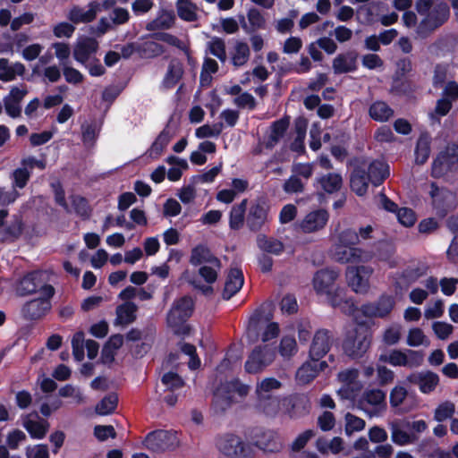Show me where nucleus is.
<instances>
[{"label": "nucleus", "instance_id": "473e14b6", "mask_svg": "<svg viewBox=\"0 0 458 458\" xmlns=\"http://www.w3.org/2000/svg\"><path fill=\"white\" fill-rule=\"evenodd\" d=\"M138 307L131 301H126L116 308L115 325L127 326L136 319Z\"/></svg>", "mask_w": 458, "mask_h": 458}, {"label": "nucleus", "instance_id": "7ed1b4c3", "mask_svg": "<svg viewBox=\"0 0 458 458\" xmlns=\"http://www.w3.org/2000/svg\"><path fill=\"white\" fill-rule=\"evenodd\" d=\"M216 447L225 458H252L255 454L254 445L244 442L233 434L220 436L216 440Z\"/></svg>", "mask_w": 458, "mask_h": 458}, {"label": "nucleus", "instance_id": "39448f33", "mask_svg": "<svg viewBox=\"0 0 458 458\" xmlns=\"http://www.w3.org/2000/svg\"><path fill=\"white\" fill-rule=\"evenodd\" d=\"M371 344V334L364 327H358L349 332L344 344V353L352 358H360L369 350Z\"/></svg>", "mask_w": 458, "mask_h": 458}, {"label": "nucleus", "instance_id": "864d4df0", "mask_svg": "<svg viewBox=\"0 0 458 458\" xmlns=\"http://www.w3.org/2000/svg\"><path fill=\"white\" fill-rule=\"evenodd\" d=\"M223 131V123H218L212 125L204 124L195 131L198 139L217 138Z\"/></svg>", "mask_w": 458, "mask_h": 458}, {"label": "nucleus", "instance_id": "774afa93", "mask_svg": "<svg viewBox=\"0 0 458 458\" xmlns=\"http://www.w3.org/2000/svg\"><path fill=\"white\" fill-rule=\"evenodd\" d=\"M432 329L439 339L445 340L452 334L454 327L446 322L437 321L433 323Z\"/></svg>", "mask_w": 458, "mask_h": 458}, {"label": "nucleus", "instance_id": "6e6d98bb", "mask_svg": "<svg viewBox=\"0 0 458 458\" xmlns=\"http://www.w3.org/2000/svg\"><path fill=\"white\" fill-rule=\"evenodd\" d=\"M298 351L297 343L293 336H284L279 344V353L284 358L293 356Z\"/></svg>", "mask_w": 458, "mask_h": 458}, {"label": "nucleus", "instance_id": "e2e57ef3", "mask_svg": "<svg viewBox=\"0 0 458 458\" xmlns=\"http://www.w3.org/2000/svg\"><path fill=\"white\" fill-rule=\"evenodd\" d=\"M161 382L169 391L176 390L183 386L182 379L174 372L165 373L162 377Z\"/></svg>", "mask_w": 458, "mask_h": 458}, {"label": "nucleus", "instance_id": "7c9ffc66", "mask_svg": "<svg viewBox=\"0 0 458 458\" xmlns=\"http://www.w3.org/2000/svg\"><path fill=\"white\" fill-rule=\"evenodd\" d=\"M406 422H393L390 425L392 441L398 445H406L416 441L417 437L413 433L405 430Z\"/></svg>", "mask_w": 458, "mask_h": 458}, {"label": "nucleus", "instance_id": "13d9d810", "mask_svg": "<svg viewBox=\"0 0 458 458\" xmlns=\"http://www.w3.org/2000/svg\"><path fill=\"white\" fill-rule=\"evenodd\" d=\"M402 337V327L393 324L386 328L383 334V341L387 345H394L399 343Z\"/></svg>", "mask_w": 458, "mask_h": 458}, {"label": "nucleus", "instance_id": "f257e3e1", "mask_svg": "<svg viewBox=\"0 0 458 458\" xmlns=\"http://www.w3.org/2000/svg\"><path fill=\"white\" fill-rule=\"evenodd\" d=\"M338 276L337 270L321 269L313 276V289L318 295L325 296L333 307H337L344 313L352 315L355 310L354 303L352 300L342 299L344 291L335 286Z\"/></svg>", "mask_w": 458, "mask_h": 458}, {"label": "nucleus", "instance_id": "412c9836", "mask_svg": "<svg viewBox=\"0 0 458 458\" xmlns=\"http://www.w3.org/2000/svg\"><path fill=\"white\" fill-rule=\"evenodd\" d=\"M394 306V299L392 296L384 295L376 302L363 305L361 311L367 317L384 318L392 311Z\"/></svg>", "mask_w": 458, "mask_h": 458}, {"label": "nucleus", "instance_id": "69168bd1", "mask_svg": "<svg viewBox=\"0 0 458 458\" xmlns=\"http://www.w3.org/2000/svg\"><path fill=\"white\" fill-rule=\"evenodd\" d=\"M444 313V303L441 300H437L427 305L424 316L428 319L440 318Z\"/></svg>", "mask_w": 458, "mask_h": 458}, {"label": "nucleus", "instance_id": "c85d7f7f", "mask_svg": "<svg viewBox=\"0 0 458 458\" xmlns=\"http://www.w3.org/2000/svg\"><path fill=\"white\" fill-rule=\"evenodd\" d=\"M326 366L325 361L311 360L304 363L297 371L296 377L301 384L310 382Z\"/></svg>", "mask_w": 458, "mask_h": 458}, {"label": "nucleus", "instance_id": "cd10ccee", "mask_svg": "<svg viewBox=\"0 0 458 458\" xmlns=\"http://www.w3.org/2000/svg\"><path fill=\"white\" fill-rule=\"evenodd\" d=\"M49 297L45 296L27 302L22 308V314L30 319H38L50 310Z\"/></svg>", "mask_w": 458, "mask_h": 458}, {"label": "nucleus", "instance_id": "f3484780", "mask_svg": "<svg viewBox=\"0 0 458 458\" xmlns=\"http://www.w3.org/2000/svg\"><path fill=\"white\" fill-rule=\"evenodd\" d=\"M334 343L333 334L327 329L318 330L312 339L310 348V357L311 360H319L331 349Z\"/></svg>", "mask_w": 458, "mask_h": 458}, {"label": "nucleus", "instance_id": "20e7f679", "mask_svg": "<svg viewBox=\"0 0 458 458\" xmlns=\"http://www.w3.org/2000/svg\"><path fill=\"white\" fill-rule=\"evenodd\" d=\"M193 301L190 297H182L174 302L168 315L167 325L176 335H187L190 327L186 320L191 316Z\"/></svg>", "mask_w": 458, "mask_h": 458}, {"label": "nucleus", "instance_id": "5701e85b", "mask_svg": "<svg viewBox=\"0 0 458 458\" xmlns=\"http://www.w3.org/2000/svg\"><path fill=\"white\" fill-rule=\"evenodd\" d=\"M244 277L242 269L238 267L230 268L225 276V286L222 293L223 298L226 300L232 298L242 289Z\"/></svg>", "mask_w": 458, "mask_h": 458}, {"label": "nucleus", "instance_id": "5fc2aeb1", "mask_svg": "<svg viewBox=\"0 0 458 458\" xmlns=\"http://www.w3.org/2000/svg\"><path fill=\"white\" fill-rule=\"evenodd\" d=\"M218 64L216 61L211 58H206L202 66L200 74V83L203 86L209 85L211 82V74L216 72Z\"/></svg>", "mask_w": 458, "mask_h": 458}, {"label": "nucleus", "instance_id": "c9c22d12", "mask_svg": "<svg viewBox=\"0 0 458 458\" xmlns=\"http://www.w3.org/2000/svg\"><path fill=\"white\" fill-rule=\"evenodd\" d=\"M282 384L275 377H266L256 386L257 397H276L275 392L279 390Z\"/></svg>", "mask_w": 458, "mask_h": 458}, {"label": "nucleus", "instance_id": "58836bf2", "mask_svg": "<svg viewBox=\"0 0 458 458\" xmlns=\"http://www.w3.org/2000/svg\"><path fill=\"white\" fill-rule=\"evenodd\" d=\"M172 137V133L167 129L163 130L147 151V155L153 159L160 157Z\"/></svg>", "mask_w": 458, "mask_h": 458}, {"label": "nucleus", "instance_id": "09e8293b", "mask_svg": "<svg viewBox=\"0 0 458 458\" xmlns=\"http://www.w3.org/2000/svg\"><path fill=\"white\" fill-rule=\"evenodd\" d=\"M406 344L411 347L428 346L429 340L420 328L413 327L408 331Z\"/></svg>", "mask_w": 458, "mask_h": 458}, {"label": "nucleus", "instance_id": "dca6fc26", "mask_svg": "<svg viewBox=\"0 0 458 458\" xmlns=\"http://www.w3.org/2000/svg\"><path fill=\"white\" fill-rule=\"evenodd\" d=\"M361 410L370 417L378 416L386 409V394L381 390H370L364 393L359 402Z\"/></svg>", "mask_w": 458, "mask_h": 458}, {"label": "nucleus", "instance_id": "e433bc0d", "mask_svg": "<svg viewBox=\"0 0 458 458\" xmlns=\"http://www.w3.org/2000/svg\"><path fill=\"white\" fill-rule=\"evenodd\" d=\"M216 259L207 246L199 244L191 250L190 263L193 266H202Z\"/></svg>", "mask_w": 458, "mask_h": 458}, {"label": "nucleus", "instance_id": "4be33fe9", "mask_svg": "<svg viewBox=\"0 0 458 458\" xmlns=\"http://www.w3.org/2000/svg\"><path fill=\"white\" fill-rule=\"evenodd\" d=\"M98 47V44L94 38L88 37L80 38L73 47V57L77 62L84 64L96 53Z\"/></svg>", "mask_w": 458, "mask_h": 458}, {"label": "nucleus", "instance_id": "8fccbe9b", "mask_svg": "<svg viewBox=\"0 0 458 458\" xmlns=\"http://www.w3.org/2000/svg\"><path fill=\"white\" fill-rule=\"evenodd\" d=\"M58 394L61 397L71 398L73 403L81 404L85 403V396L78 386L70 384L65 385L59 389Z\"/></svg>", "mask_w": 458, "mask_h": 458}, {"label": "nucleus", "instance_id": "4468645a", "mask_svg": "<svg viewBox=\"0 0 458 458\" xmlns=\"http://www.w3.org/2000/svg\"><path fill=\"white\" fill-rule=\"evenodd\" d=\"M338 379L342 386L337 394L342 399L354 400L362 388V384L358 380L357 369H346L338 374Z\"/></svg>", "mask_w": 458, "mask_h": 458}, {"label": "nucleus", "instance_id": "de8ad7c7", "mask_svg": "<svg viewBox=\"0 0 458 458\" xmlns=\"http://www.w3.org/2000/svg\"><path fill=\"white\" fill-rule=\"evenodd\" d=\"M430 154V140L427 135H421L417 142L415 149V161L417 164H424Z\"/></svg>", "mask_w": 458, "mask_h": 458}, {"label": "nucleus", "instance_id": "6ab92c4d", "mask_svg": "<svg viewBox=\"0 0 458 458\" xmlns=\"http://www.w3.org/2000/svg\"><path fill=\"white\" fill-rule=\"evenodd\" d=\"M27 94L28 89L26 86L12 87L9 94L4 98V109L9 116L16 118L21 115V103Z\"/></svg>", "mask_w": 458, "mask_h": 458}, {"label": "nucleus", "instance_id": "37998d69", "mask_svg": "<svg viewBox=\"0 0 458 458\" xmlns=\"http://www.w3.org/2000/svg\"><path fill=\"white\" fill-rule=\"evenodd\" d=\"M393 114L392 108L383 101H376L369 107V115L375 121H387Z\"/></svg>", "mask_w": 458, "mask_h": 458}, {"label": "nucleus", "instance_id": "79ce46f5", "mask_svg": "<svg viewBox=\"0 0 458 458\" xmlns=\"http://www.w3.org/2000/svg\"><path fill=\"white\" fill-rule=\"evenodd\" d=\"M250 58L249 46L244 42H236L231 52V60L235 67L244 65Z\"/></svg>", "mask_w": 458, "mask_h": 458}, {"label": "nucleus", "instance_id": "49530a36", "mask_svg": "<svg viewBox=\"0 0 458 458\" xmlns=\"http://www.w3.org/2000/svg\"><path fill=\"white\" fill-rule=\"evenodd\" d=\"M247 200L233 207L230 212L229 225L232 229H239L242 226L246 211Z\"/></svg>", "mask_w": 458, "mask_h": 458}, {"label": "nucleus", "instance_id": "680f3d73", "mask_svg": "<svg viewBox=\"0 0 458 458\" xmlns=\"http://www.w3.org/2000/svg\"><path fill=\"white\" fill-rule=\"evenodd\" d=\"M396 216L399 223L406 227L412 226L417 220L414 211L408 208H399L396 212Z\"/></svg>", "mask_w": 458, "mask_h": 458}, {"label": "nucleus", "instance_id": "2eb2a0df", "mask_svg": "<svg viewBox=\"0 0 458 458\" xmlns=\"http://www.w3.org/2000/svg\"><path fill=\"white\" fill-rule=\"evenodd\" d=\"M429 194L432 205L439 216H445L449 210L455 208V196L452 191L438 188L433 183Z\"/></svg>", "mask_w": 458, "mask_h": 458}, {"label": "nucleus", "instance_id": "a19ab883", "mask_svg": "<svg viewBox=\"0 0 458 458\" xmlns=\"http://www.w3.org/2000/svg\"><path fill=\"white\" fill-rule=\"evenodd\" d=\"M221 267V261L216 259L208 264L200 266L199 275L207 284H212L217 280Z\"/></svg>", "mask_w": 458, "mask_h": 458}, {"label": "nucleus", "instance_id": "b1692460", "mask_svg": "<svg viewBox=\"0 0 458 458\" xmlns=\"http://www.w3.org/2000/svg\"><path fill=\"white\" fill-rule=\"evenodd\" d=\"M100 6L101 4L97 2H91L85 7L74 6L70 10L68 19L74 23L89 22L96 18Z\"/></svg>", "mask_w": 458, "mask_h": 458}, {"label": "nucleus", "instance_id": "bf43d9fd", "mask_svg": "<svg viewBox=\"0 0 458 458\" xmlns=\"http://www.w3.org/2000/svg\"><path fill=\"white\" fill-rule=\"evenodd\" d=\"M208 49L211 55L217 57L222 63L226 61L225 45L224 40L214 38L208 42Z\"/></svg>", "mask_w": 458, "mask_h": 458}, {"label": "nucleus", "instance_id": "c03bdc74", "mask_svg": "<svg viewBox=\"0 0 458 458\" xmlns=\"http://www.w3.org/2000/svg\"><path fill=\"white\" fill-rule=\"evenodd\" d=\"M258 246L261 250L274 255H280L284 251V245L280 241L264 235L259 236Z\"/></svg>", "mask_w": 458, "mask_h": 458}, {"label": "nucleus", "instance_id": "f8f14e48", "mask_svg": "<svg viewBox=\"0 0 458 458\" xmlns=\"http://www.w3.org/2000/svg\"><path fill=\"white\" fill-rule=\"evenodd\" d=\"M458 167V145L455 143L448 144L434 160L432 165V174L435 177H440L447 172Z\"/></svg>", "mask_w": 458, "mask_h": 458}, {"label": "nucleus", "instance_id": "a211bd4d", "mask_svg": "<svg viewBox=\"0 0 458 458\" xmlns=\"http://www.w3.org/2000/svg\"><path fill=\"white\" fill-rule=\"evenodd\" d=\"M329 219L325 209H316L308 213L298 224L297 227L304 233H316L323 229Z\"/></svg>", "mask_w": 458, "mask_h": 458}, {"label": "nucleus", "instance_id": "ea45409f", "mask_svg": "<svg viewBox=\"0 0 458 458\" xmlns=\"http://www.w3.org/2000/svg\"><path fill=\"white\" fill-rule=\"evenodd\" d=\"M176 11L178 16L186 21H194L198 18V7L191 0H177Z\"/></svg>", "mask_w": 458, "mask_h": 458}, {"label": "nucleus", "instance_id": "052dcab7", "mask_svg": "<svg viewBox=\"0 0 458 458\" xmlns=\"http://www.w3.org/2000/svg\"><path fill=\"white\" fill-rule=\"evenodd\" d=\"M351 248L352 246L336 244L332 250V255L337 262L345 264L351 263Z\"/></svg>", "mask_w": 458, "mask_h": 458}, {"label": "nucleus", "instance_id": "a18cd8bd", "mask_svg": "<svg viewBox=\"0 0 458 458\" xmlns=\"http://www.w3.org/2000/svg\"><path fill=\"white\" fill-rule=\"evenodd\" d=\"M174 21V16L170 12L162 11L158 16L147 24L148 30H156L170 28Z\"/></svg>", "mask_w": 458, "mask_h": 458}, {"label": "nucleus", "instance_id": "aec40b11", "mask_svg": "<svg viewBox=\"0 0 458 458\" xmlns=\"http://www.w3.org/2000/svg\"><path fill=\"white\" fill-rule=\"evenodd\" d=\"M439 376L432 371H420L411 374L407 381L418 386L420 391L423 394L434 392L439 385Z\"/></svg>", "mask_w": 458, "mask_h": 458}, {"label": "nucleus", "instance_id": "ddd939ff", "mask_svg": "<svg viewBox=\"0 0 458 458\" xmlns=\"http://www.w3.org/2000/svg\"><path fill=\"white\" fill-rule=\"evenodd\" d=\"M145 446L154 452H162L174 449L179 445V438L176 432L157 430L149 433L144 441Z\"/></svg>", "mask_w": 458, "mask_h": 458}, {"label": "nucleus", "instance_id": "0eeeda50", "mask_svg": "<svg viewBox=\"0 0 458 458\" xmlns=\"http://www.w3.org/2000/svg\"><path fill=\"white\" fill-rule=\"evenodd\" d=\"M34 168L44 170L46 168L45 159H37L34 157H26L21 160V166L14 169L11 174L12 189L16 191L23 189L30 181L31 172Z\"/></svg>", "mask_w": 458, "mask_h": 458}, {"label": "nucleus", "instance_id": "a878e982", "mask_svg": "<svg viewBox=\"0 0 458 458\" xmlns=\"http://www.w3.org/2000/svg\"><path fill=\"white\" fill-rule=\"evenodd\" d=\"M343 185V177L338 173H328L318 176L314 182V187L328 194L338 191Z\"/></svg>", "mask_w": 458, "mask_h": 458}, {"label": "nucleus", "instance_id": "9d476101", "mask_svg": "<svg viewBox=\"0 0 458 458\" xmlns=\"http://www.w3.org/2000/svg\"><path fill=\"white\" fill-rule=\"evenodd\" d=\"M276 358L275 348L269 344L256 347L245 362V369L248 373L257 374L269 366Z\"/></svg>", "mask_w": 458, "mask_h": 458}, {"label": "nucleus", "instance_id": "423d86ee", "mask_svg": "<svg viewBox=\"0 0 458 458\" xmlns=\"http://www.w3.org/2000/svg\"><path fill=\"white\" fill-rule=\"evenodd\" d=\"M249 386L239 381H232L222 385L214 394V403L221 410L227 408L232 403L238 402L249 393Z\"/></svg>", "mask_w": 458, "mask_h": 458}, {"label": "nucleus", "instance_id": "c756f323", "mask_svg": "<svg viewBox=\"0 0 458 458\" xmlns=\"http://www.w3.org/2000/svg\"><path fill=\"white\" fill-rule=\"evenodd\" d=\"M25 72V66L20 62L10 64L8 59L0 58V81H12L17 76H22Z\"/></svg>", "mask_w": 458, "mask_h": 458}, {"label": "nucleus", "instance_id": "bb28decb", "mask_svg": "<svg viewBox=\"0 0 458 458\" xmlns=\"http://www.w3.org/2000/svg\"><path fill=\"white\" fill-rule=\"evenodd\" d=\"M23 427L29 432L31 437L43 438L49 428L46 420L41 419L38 414L28 415L23 420Z\"/></svg>", "mask_w": 458, "mask_h": 458}, {"label": "nucleus", "instance_id": "f03ea898", "mask_svg": "<svg viewBox=\"0 0 458 458\" xmlns=\"http://www.w3.org/2000/svg\"><path fill=\"white\" fill-rule=\"evenodd\" d=\"M416 8L419 13L427 14L416 30L420 38H425L428 33L441 26L449 16L448 5L444 3L433 6L432 0H419Z\"/></svg>", "mask_w": 458, "mask_h": 458}, {"label": "nucleus", "instance_id": "2f4dec72", "mask_svg": "<svg viewBox=\"0 0 458 458\" xmlns=\"http://www.w3.org/2000/svg\"><path fill=\"white\" fill-rule=\"evenodd\" d=\"M182 64L177 59L171 60L166 73L163 79L162 86L165 89L174 88L180 81V80L182 77Z\"/></svg>", "mask_w": 458, "mask_h": 458}, {"label": "nucleus", "instance_id": "0e129e2a", "mask_svg": "<svg viewBox=\"0 0 458 458\" xmlns=\"http://www.w3.org/2000/svg\"><path fill=\"white\" fill-rule=\"evenodd\" d=\"M314 168L311 163H296L292 166V173L295 176H301L307 180L312 176Z\"/></svg>", "mask_w": 458, "mask_h": 458}, {"label": "nucleus", "instance_id": "4c0bfd02", "mask_svg": "<svg viewBox=\"0 0 458 458\" xmlns=\"http://www.w3.org/2000/svg\"><path fill=\"white\" fill-rule=\"evenodd\" d=\"M351 188L359 196H363L368 190L369 178L364 169L356 167L351 174Z\"/></svg>", "mask_w": 458, "mask_h": 458}, {"label": "nucleus", "instance_id": "f704fd0d", "mask_svg": "<svg viewBox=\"0 0 458 458\" xmlns=\"http://www.w3.org/2000/svg\"><path fill=\"white\" fill-rule=\"evenodd\" d=\"M356 55L347 52L338 55L333 61V69L335 73L350 72L356 68Z\"/></svg>", "mask_w": 458, "mask_h": 458}, {"label": "nucleus", "instance_id": "72a5a7b5", "mask_svg": "<svg viewBox=\"0 0 458 458\" xmlns=\"http://www.w3.org/2000/svg\"><path fill=\"white\" fill-rule=\"evenodd\" d=\"M390 174L388 164L382 160H375L369 166V178L371 182L377 186L383 182Z\"/></svg>", "mask_w": 458, "mask_h": 458}, {"label": "nucleus", "instance_id": "9b49d317", "mask_svg": "<svg viewBox=\"0 0 458 458\" xmlns=\"http://www.w3.org/2000/svg\"><path fill=\"white\" fill-rule=\"evenodd\" d=\"M47 277V271L32 272L21 280L18 290L21 294H30L39 291L45 296L51 297L55 291L53 286L45 283Z\"/></svg>", "mask_w": 458, "mask_h": 458}, {"label": "nucleus", "instance_id": "393cba45", "mask_svg": "<svg viewBox=\"0 0 458 458\" xmlns=\"http://www.w3.org/2000/svg\"><path fill=\"white\" fill-rule=\"evenodd\" d=\"M286 398L276 397H257L256 409L268 417L276 416L286 403Z\"/></svg>", "mask_w": 458, "mask_h": 458}, {"label": "nucleus", "instance_id": "338daca9", "mask_svg": "<svg viewBox=\"0 0 458 458\" xmlns=\"http://www.w3.org/2000/svg\"><path fill=\"white\" fill-rule=\"evenodd\" d=\"M283 188L286 193L302 192L304 190V183L299 177L293 174V175L285 181Z\"/></svg>", "mask_w": 458, "mask_h": 458}, {"label": "nucleus", "instance_id": "603ef678", "mask_svg": "<svg viewBox=\"0 0 458 458\" xmlns=\"http://www.w3.org/2000/svg\"><path fill=\"white\" fill-rule=\"evenodd\" d=\"M344 420V431L348 436L363 430L366 425L364 420L349 412L345 415Z\"/></svg>", "mask_w": 458, "mask_h": 458}, {"label": "nucleus", "instance_id": "3c124183", "mask_svg": "<svg viewBox=\"0 0 458 458\" xmlns=\"http://www.w3.org/2000/svg\"><path fill=\"white\" fill-rule=\"evenodd\" d=\"M118 403V397L114 394L104 397L96 406V412L98 415H108L115 410Z\"/></svg>", "mask_w": 458, "mask_h": 458}, {"label": "nucleus", "instance_id": "1a4fd4ad", "mask_svg": "<svg viewBox=\"0 0 458 458\" xmlns=\"http://www.w3.org/2000/svg\"><path fill=\"white\" fill-rule=\"evenodd\" d=\"M374 272L370 266H351L345 271L347 284L356 293L365 294L370 288L369 279Z\"/></svg>", "mask_w": 458, "mask_h": 458}, {"label": "nucleus", "instance_id": "6e6552de", "mask_svg": "<svg viewBox=\"0 0 458 458\" xmlns=\"http://www.w3.org/2000/svg\"><path fill=\"white\" fill-rule=\"evenodd\" d=\"M380 360L387 362L394 367L418 368L422 365L424 353L411 349L391 350L387 354L380 355Z\"/></svg>", "mask_w": 458, "mask_h": 458}, {"label": "nucleus", "instance_id": "4d7b16f0", "mask_svg": "<svg viewBox=\"0 0 458 458\" xmlns=\"http://www.w3.org/2000/svg\"><path fill=\"white\" fill-rule=\"evenodd\" d=\"M454 411L455 406L454 403L450 401L444 402L436 408L434 412V420L438 422L444 421L451 418Z\"/></svg>", "mask_w": 458, "mask_h": 458}]
</instances>
